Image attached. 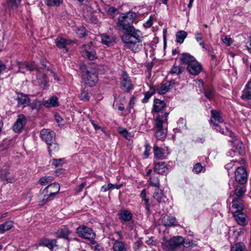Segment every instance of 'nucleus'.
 Listing matches in <instances>:
<instances>
[{
    "mask_svg": "<svg viewBox=\"0 0 251 251\" xmlns=\"http://www.w3.org/2000/svg\"><path fill=\"white\" fill-rule=\"evenodd\" d=\"M183 70L182 67L177 66L175 64L170 71V74L172 75H178L182 73Z\"/></svg>",
    "mask_w": 251,
    "mask_h": 251,
    "instance_id": "44",
    "label": "nucleus"
},
{
    "mask_svg": "<svg viewBox=\"0 0 251 251\" xmlns=\"http://www.w3.org/2000/svg\"><path fill=\"white\" fill-rule=\"evenodd\" d=\"M101 42L103 44L110 46L115 41V37L112 35L104 33L100 35Z\"/></svg>",
    "mask_w": 251,
    "mask_h": 251,
    "instance_id": "27",
    "label": "nucleus"
},
{
    "mask_svg": "<svg viewBox=\"0 0 251 251\" xmlns=\"http://www.w3.org/2000/svg\"><path fill=\"white\" fill-rule=\"evenodd\" d=\"M184 244L185 247H190L193 246L192 243L187 244V241H184V239L181 236H176L169 240H164L162 243L163 248L164 250L167 251H173L180 246Z\"/></svg>",
    "mask_w": 251,
    "mask_h": 251,
    "instance_id": "4",
    "label": "nucleus"
},
{
    "mask_svg": "<svg viewBox=\"0 0 251 251\" xmlns=\"http://www.w3.org/2000/svg\"><path fill=\"white\" fill-rule=\"evenodd\" d=\"M43 104L46 107L57 106L58 105V98L55 96H52L48 100L44 101Z\"/></svg>",
    "mask_w": 251,
    "mask_h": 251,
    "instance_id": "33",
    "label": "nucleus"
},
{
    "mask_svg": "<svg viewBox=\"0 0 251 251\" xmlns=\"http://www.w3.org/2000/svg\"><path fill=\"white\" fill-rule=\"evenodd\" d=\"M121 83L122 89L126 92H128L132 89V85L130 79L126 72H123Z\"/></svg>",
    "mask_w": 251,
    "mask_h": 251,
    "instance_id": "14",
    "label": "nucleus"
},
{
    "mask_svg": "<svg viewBox=\"0 0 251 251\" xmlns=\"http://www.w3.org/2000/svg\"><path fill=\"white\" fill-rule=\"evenodd\" d=\"M187 36V33L184 30H180L176 33V41L180 44H182Z\"/></svg>",
    "mask_w": 251,
    "mask_h": 251,
    "instance_id": "39",
    "label": "nucleus"
},
{
    "mask_svg": "<svg viewBox=\"0 0 251 251\" xmlns=\"http://www.w3.org/2000/svg\"><path fill=\"white\" fill-rule=\"evenodd\" d=\"M248 175L246 170L243 167H238L235 172V178L237 182L240 184H244L246 183Z\"/></svg>",
    "mask_w": 251,
    "mask_h": 251,
    "instance_id": "11",
    "label": "nucleus"
},
{
    "mask_svg": "<svg viewBox=\"0 0 251 251\" xmlns=\"http://www.w3.org/2000/svg\"><path fill=\"white\" fill-rule=\"evenodd\" d=\"M76 35L79 38L84 37L87 35V31L85 29V27L82 26L78 28L76 31Z\"/></svg>",
    "mask_w": 251,
    "mask_h": 251,
    "instance_id": "48",
    "label": "nucleus"
},
{
    "mask_svg": "<svg viewBox=\"0 0 251 251\" xmlns=\"http://www.w3.org/2000/svg\"><path fill=\"white\" fill-rule=\"evenodd\" d=\"M85 18L86 20L89 23L96 24L98 22L97 17H85Z\"/></svg>",
    "mask_w": 251,
    "mask_h": 251,
    "instance_id": "60",
    "label": "nucleus"
},
{
    "mask_svg": "<svg viewBox=\"0 0 251 251\" xmlns=\"http://www.w3.org/2000/svg\"><path fill=\"white\" fill-rule=\"evenodd\" d=\"M71 233V231L65 227L57 230L55 234L57 237L67 239Z\"/></svg>",
    "mask_w": 251,
    "mask_h": 251,
    "instance_id": "34",
    "label": "nucleus"
},
{
    "mask_svg": "<svg viewBox=\"0 0 251 251\" xmlns=\"http://www.w3.org/2000/svg\"><path fill=\"white\" fill-rule=\"evenodd\" d=\"M59 190L60 186L58 183H53L49 184L41 193L43 204H44L48 201L52 200L54 196L58 193Z\"/></svg>",
    "mask_w": 251,
    "mask_h": 251,
    "instance_id": "5",
    "label": "nucleus"
},
{
    "mask_svg": "<svg viewBox=\"0 0 251 251\" xmlns=\"http://www.w3.org/2000/svg\"><path fill=\"white\" fill-rule=\"evenodd\" d=\"M203 168V167L201 166L200 163H196L193 167V172L196 174L200 173Z\"/></svg>",
    "mask_w": 251,
    "mask_h": 251,
    "instance_id": "56",
    "label": "nucleus"
},
{
    "mask_svg": "<svg viewBox=\"0 0 251 251\" xmlns=\"http://www.w3.org/2000/svg\"><path fill=\"white\" fill-rule=\"evenodd\" d=\"M146 244L150 247L155 246L157 243L156 241L153 240V238L151 237L145 242Z\"/></svg>",
    "mask_w": 251,
    "mask_h": 251,
    "instance_id": "61",
    "label": "nucleus"
},
{
    "mask_svg": "<svg viewBox=\"0 0 251 251\" xmlns=\"http://www.w3.org/2000/svg\"><path fill=\"white\" fill-rule=\"evenodd\" d=\"M245 191L246 190L244 186H236L235 189V194L237 197H241L244 194Z\"/></svg>",
    "mask_w": 251,
    "mask_h": 251,
    "instance_id": "47",
    "label": "nucleus"
},
{
    "mask_svg": "<svg viewBox=\"0 0 251 251\" xmlns=\"http://www.w3.org/2000/svg\"><path fill=\"white\" fill-rule=\"evenodd\" d=\"M133 22V17H119L117 24V28L123 33L134 27L132 25Z\"/></svg>",
    "mask_w": 251,
    "mask_h": 251,
    "instance_id": "8",
    "label": "nucleus"
},
{
    "mask_svg": "<svg viewBox=\"0 0 251 251\" xmlns=\"http://www.w3.org/2000/svg\"><path fill=\"white\" fill-rule=\"evenodd\" d=\"M205 96L208 99H211L214 96V90L212 87H208L204 90Z\"/></svg>",
    "mask_w": 251,
    "mask_h": 251,
    "instance_id": "51",
    "label": "nucleus"
},
{
    "mask_svg": "<svg viewBox=\"0 0 251 251\" xmlns=\"http://www.w3.org/2000/svg\"><path fill=\"white\" fill-rule=\"evenodd\" d=\"M80 52L82 56L88 60H94L97 58L95 50L90 44L83 45Z\"/></svg>",
    "mask_w": 251,
    "mask_h": 251,
    "instance_id": "9",
    "label": "nucleus"
},
{
    "mask_svg": "<svg viewBox=\"0 0 251 251\" xmlns=\"http://www.w3.org/2000/svg\"><path fill=\"white\" fill-rule=\"evenodd\" d=\"M41 138L48 144L54 141V133L49 129H43L41 131Z\"/></svg>",
    "mask_w": 251,
    "mask_h": 251,
    "instance_id": "16",
    "label": "nucleus"
},
{
    "mask_svg": "<svg viewBox=\"0 0 251 251\" xmlns=\"http://www.w3.org/2000/svg\"><path fill=\"white\" fill-rule=\"evenodd\" d=\"M231 251H247V249L244 243L238 242L232 246Z\"/></svg>",
    "mask_w": 251,
    "mask_h": 251,
    "instance_id": "40",
    "label": "nucleus"
},
{
    "mask_svg": "<svg viewBox=\"0 0 251 251\" xmlns=\"http://www.w3.org/2000/svg\"><path fill=\"white\" fill-rule=\"evenodd\" d=\"M232 215L236 222L241 226H245L248 224V220L247 215L241 212H232Z\"/></svg>",
    "mask_w": 251,
    "mask_h": 251,
    "instance_id": "15",
    "label": "nucleus"
},
{
    "mask_svg": "<svg viewBox=\"0 0 251 251\" xmlns=\"http://www.w3.org/2000/svg\"><path fill=\"white\" fill-rule=\"evenodd\" d=\"M79 98L83 101H88L89 100V96L88 93L85 91H82L79 95Z\"/></svg>",
    "mask_w": 251,
    "mask_h": 251,
    "instance_id": "55",
    "label": "nucleus"
},
{
    "mask_svg": "<svg viewBox=\"0 0 251 251\" xmlns=\"http://www.w3.org/2000/svg\"><path fill=\"white\" fill-rule=\"evenodd\" d=\"M42 104V102L40 101L35 100L31 103L30 106L32 109H36L38 111L40 109Z\"/></svg>",
    "mask_w": 251,
    "mask_h": 251,
    "instance_id": "50",
    "label": "nucleus"
},
{
    "mask_svg": "<svg viewBox=\"0 0 251 251\" xmlns=\"http://www.w3.org/2000/svg\"><path fill=\"white\" fill-rule=\"evenodd\" d=\"M90 241V246L92 250L94 251H103V248L102 247V245L96 242L94 240V239H93L92 240Z\"/></svg>",
    "mask_w": 251,
    "mask_h": 251,
    "instance_id": "42",
    "label": "nucleus"
},
{
    "mask_svg": "<svg viewBox=\"0 0 251 251\" xmlns=\"http://www.w3.org/2000/svg\"><path fill=\"white\" fill-rule=\"evenodd\" d=\"M167 121L159 120L158 118L154 121L155 135L158 139L163 140L166 137L167 132Z\"/></svg>",
    "mask_w": 251,
    "mask_h": 251,
    "instance_id": "6",
    "label": "nucleus"
},
{
    "mask_svg": "<svg viewBox=\"0 0 251 251\" xmlns=\"http://www.w3.org/2000/svg\"><path fill=\"white\" fill-rule=\"evenodd\" d=\"M113 251H127V247L125 242L117 240L113 245Z\"/></svg>",
    "mask_w": 251,
    "mask_h": 251,
    "instance_id": "31",
    "label": "nucleus"
},
{
    "mask_svg": "<svg viewBox=\"0 0 251 251\" xmlns=\"http://www.w3.org/2000/svg\"><path fill=\"white\" fill-rule=\"evenodd\" d=\"M196 60L195 58L188 53H183L180 57V63L181 64H188Z\"/></svg>",
    "mask_w": 251,
    "mask_h": 251,
    "instance_id": "30",
    "label": "nucleus"
},
{
    "mask_svg": "<svg viewBox=\"0 0 251 251\" xmlns=\"http://www.w3.org/2000/svg\"><path fill=\"white\" fill-rule=\"evenodd\" d=\"M154 155L157 159H163L167 156L165 151L157 146H154L153 148Z\"/></svg>",
    "mask_w": 251,
    "mask_h": 251,
    "instance_id": "29",
    "label": "nucleus"
},
{
    "mask_svg": "<svg viewBox=\"0 0 251 251\" xmlns=\"http://www.w3.org/2000/svg\"><path fill=\"white\" fill-rule=\"evenodd\" d=\"M241 95V99L243 100L251 99V89L247 87L243 90Z\"/></svg>",
    "mask_w": 251,
    "mask_h": 251,
    "instance_id": "46",
    "label": "nucleus"
},
{
    "mask_svg": "<svg viewBox=\"0 0 251 251\" xmlns=\"http://www.w3.org/2000/svg\"><path fill=\"white\" fill-rule=\"evenodd\" d=\"M222 40L224 43L228 46L231 45L232 42L230 38H228L226 36H225L224 38H223Z\"/></svg>",
    "mask_w": 251,
    "mask_h": 251,
    "instance_id": "64",
    "label": "nucleus"
},
{
    "mask_svg": "<svg viewBox=\"0 0 251 251\" xmlns=\"http://www.w3.org/2000/svg\"><path fill=\"white\" fill-rule=\"evenodd\" d=\"M153 93L152 92L148 91L146 92L144 95V98L142 100L143 103H146L148 101L150 98L153 95Z\"/></svg>",
    "mask_w": 251,
    "mask_h": 251,
    "instance_id": "57",
    "label": "nucleus"
},
{
    "mask_svg": "<svg viewBox=\"0 0 251 251\" xmlns=\"http://www.w3.org/2000/svg\"><path fill=\"white\" fill-rule=\"evenodd\" d=\"M76 232L79 237L89 241L95 239L96 237V234L91 228L83 225L76 228Z\"/></svg>",
    "mask_w": 251,
    "mask_h": 251,
    "instance_id": "7",
    "label": "nucleus"
},
{
    "mask_svg": "<svg viewBox=\"0 0 251 251\" xmlns=\"http://www.w3.org/2000/svg\"><path fill=\"white\" fill-rule=\"evenodd\" d=\"M63 0H46V3L49 6H59Z\"/></svg>",
    "mask_w": 251,
    "mask_h": 251,
    "instance_id": "45",
    "label": "nucleus"
},
{
    "mask_svg": "<svg viewBox=\"0 0 251 251\" xmlns=\"http://www.w3.org/2000/svg\"><path fill=\"white\" fill-rule=\"evenodd\" d=\"M17 100L18 106L22 108L27 106L29 102V99L27 96L22 94H20L18 96Z\"/></svg>",
    "mask_w": 251,
    "mask_h": 251,
    "instance_id": "26",
    "label": "nucleus"
},
{
    "mask_svg": "<svg viewBox=\"0 0 251 251\" xmlns=\"http://www.w3.org/2000/svg\"><path fill=\"white\" fill-rule=\"evenodd\" d=\"M82 76L86 80V83L92 87L95 85L98 81V76L94 71H90L88 70L83 71Z\"/></svg>",
    "mask_w": 251,
    "mask_h": 251,
    "instance_id": "10",
    "label": "nucleus"
},
{
    "mask_svg": "<svg viewBox=\"0 0 251 251\" xmlns=\"http://www.w3.org/2000/svg\"><path fill=\"white\" fill-rule=\"evenodd\" d=\"M153 198L159 203L164 201L166 198L163 193L161 191H159V188L155 190Z\"/></svg>",
    "mask_w": 251,
    "mask_h": 251,
    "instance_id": "38",
    "label": "nucleus"
},
{
    "mask_svg": "<svg viewBox=\"0 0 251 251\" xmlns=\"http://www.w3.org/2000/svg\"><path fill=\"white\" fill-rule=\"evenodd\" d=\"M211 113V118L210 120V123L211 125L214 123H216V122L220 124H222L224 122V120L219 111L212 110Z\"/></svg>",
    "mask_w": 251,
    "mask_h": 251,
    "instance_id": "23",
    "label": "nucleus"
},
{
    "mask_svg": "<svg viewBox=\"0 0 251 251\" xmlns=\"http://www.w3.org/2000/svg\"><path fill=\"white\" fill-rule=\"evenodd\" d=\"M107 14L109 16H112V15H117L118 14L117 12V9L113 7H109L107 10Z\"/></svg>",
    "mask_w": 251,
    "mask_h": 251,
    "instance_id": "58",
    "label": "nucleus"
},
{
    "mask_svg": "<svg viewBox=\"0 0 251 251\" xmlns=\"http://www.w3.org/2000/svg\"><path fill=\"white\" fill-rule=\"evenodd\" d=\"M212 125L213 126V128H214V129H215L217 131H218L222 134H224L226 135H227V130H229L228 129L226 128V131H224V130L222 129V127L220 126H219L218 124V123H214L212 124Z\"/></svg>",
    "mask_w": 251,
    "mask_h": 251,
    "instance_id": "53",
    "label": "nucleus"
},
{
    "mask_svg": "<svg viewBox=\"0 0 251 251\" xmlns=\"http://www.w3.org/2000/svg\"><path fill=\"white\" fill-rule=\"evenodd\" d=\"M140 198L142 199V201L144 202V205L146 210L148 213L150 212V204L149 202V198L147 195V191L145 189H144L141 191L140 195Z\"/></svg>",
    "mask_w": 251,
    "mask_h": 251,
    "instance_id": "28",
    "label": "nucleus"
},
{
    "mask_svg": "<svg viewBox=\"0 0 251 251\" xmlns=\"http://www.w3.org/2000/svg\"><path fill=\"white\" fill-rule=\"evenodd\" d=\"M9 174V172L7 169L1 170L0 171V178L2 180H5L7 183L12 182L14 181V179L8 178V175Z\"/></svg>",
    "mask_w": 251,
    "mask_h": 251,
    "instance_id": "36",
    "label": "nucleus"
},
{
    "mask_svg": "<svg viewBox=\"0 0 251 251\" xmlns=\"http://www.w3.org/2000/svg\"><path fill=\"white\" fill-rule=\"evenodd\" d=\"M48 148L50 153L52 151H56L58 150L59 146L54 141L50 142L48 144Z\"/></svg>",
    "mask_w": 251,
    "mask_h": 251,
    "instance_id": "49",
    "label": "nucleus"
},
{
    "mask_svg": "<svg viewBox=\"0 0 251 251\" xmlns=\"http://www.w3.org/2000/svg\"><path fill=\"white\" fill-rule=\"evenodd\" d=\"M121 39L124 43L125 48L135 52L139 51L142 48V33L140 30L134 27L123 32Z\"/></svg>",
    "mask_w": 251,
    "mask_h": 251,
    "instance_id": "1",
    "label": "nucleus"
},
{
    "mask_svg": "<svg viewBox=\"0 0 251 251\" xmlns=\"http://www.w3.org/2000/svg\"><path fill=\"white\" fill-rule=\"evenodd\" d=\"M232 207L235 209L234 212H241L243 210V206L241 202V200L239 199H235L233 200Z\"/></svg>",
    "mask_w": 251,
    "mask_h": 251,
    "instance_id": "35",
    "label": "nucleus"
},
{
    "mask_svg": "<svg viewBox=\"0 0 251 251\" xmlns=\"http://www.w3.org/2000/svg\"><path fill=\"white\" fill-rule=\"evenodd\" d=\"M21 0H7V4L12 8L17 7L21 3Z\"/></svg>",
    "mask_w": 251,
    "mask_h": 251,
    "instance_id": "52",
    "label": "nucleus"
},
{
    "mask_svg": "<svg viewBox=\"0 0 251 251\" xmlns=\"http://www.w3.org/2000/svg\"><path fill=\"white\" fill-rule=\"evenodd\" d=\"M52 165L55 168L62 166L63 163V160L61 158L60 159H53L51 161Z\"/></svg>",
    "mask_w": 251,
    "mask_h": 251,
    "instance_id": "54",
    "label": "nucleus"
},
{
    "mask_svg": "<svg viewBox=\"0 0 251 251\" xmlns=\"http://www.w3.org/2000/svg\"><path fill=\"white\" fill-rule=\"evenodd\" d=\"M119 133L122 134L125 138L129 139L130 136L129 133L126 129H122L119 131Z\"/></svg>",
    "mask_w": 251,
    "mask_h": 251,
    "instance_id": "59",
    "label": "nucleus"
},
{
    "mask_svg": "<svg viewBox=\"0 0 251 251\" xmlns=\"http://www.w3.org/2000/svg\"><path fill=\"white\" fill-rule=\"evenodd\" d=\"M187 70L192 75H198L202 71V65L196 59L187 65Z\"/></svg>",
    "mask_w": 251,
    "mask_h": 251,
    "instance_id": "13",
    "label": "nucleus"
},
{
    "mask_svg": "<svg viewBox=\"0 0 251 251\" xmlns=\"http://www.w3.org/2000/svg\"><path fill=\"white\" fill-rule=\"evenodd\" d=\"M74 41L70 39H66L61 37H58L55 40V43L57 48L59 49H65L66 52L68 51V49L66 46L70 45Z\"/></svg>",
    "mask_w": 251,
    "mask_h": 251,
    "instance_id": "17",
    "label": "nucleus"
},
{
    "mask_svg": "<svg viewBox=\"0 0 251 251\" xmlns=\"http://www.w3.org/2000/svg\"><path fill=\"white\" fill-rule=\"evenodd\" d=\"M170 166L167 165L164 162H160L156 163L154 166V171L158 174H163L169 172Z\"/></svg>",
    "mask_w": 251,
    "mask_h": 251,
    "instance_id": "19",
    "label": "nucleus"
},
{
    "mask_svg": "<svg viewBox=\"0 0 251 251\" xmlns=\"http://www.w3.org/2000/svg\"><path fill=\"white\" fill-rule=\"evenodd\" d=\"M46 69L45 68H42L36 71V77L38 83L44 87L48 86V79L47 75L45 74Z\"/></svg>",
    "mask_w": 251,
    "mask_h": 251,
    "instance_id": "12",
    "label": "nucleus"
},
{
    "mask_svg": "<svg viewBox=\"0 0 251 251\" xmlns=\"http://www.w3.org/2000/svg\"><path fill=\"white\" fill-rule=\"evenodd\" d=\"M175 84L174 80L171 81H164L161 84L160 87L158 90V93L159 94L162 95L165 94L168 90L173 87Z\"/></svg>",
    "mask_w": 251,
    "mask_h": 251,
    "instance_id": "21",
    "label": "nucleus"
},
{
    "mask_svg": "<svg viewBox=\"0 0 251 251\" xmlns=\"http://www.w3.org/2000/svg\"><path fill=\"white\" fill-rule=\"evenodd\" d=\"M166 104L163 100L159 99H155L154 100L152 113L153 114L154 121L159 120L163 121H167V118L169 113L165 111Z\"/></svg>",
    "mask_w": 251,
    "mask_h": 251,
    "instance_id": "2",
    "label": "nucleus"
},
{
    "mask_svg": "<svg viewBox=\"0 0 251 251\" xmlns=\"http://www.w3.org/2000/svg\"><path fill=\"white\" fill-rule=\"evenodd\" d=\"M53 179L54 178L52 176H44L40 178L39 183L42 185H48L50 184V183H51Z\"/></svg>",
    "mask_w": 251,
    "mask_h": 251,
    "instance_id": "43",
    "label": "nucleus"
},
{
    "mask_svg": "<svg viewBox=\"0 0 251 251\" xmlns=\"http://www.w3.org/2000/svg\"><path fill=\"white\" fill-rule=\"evenodd\" d=\"M176 219L172 215H166L162 219V224L164 226H171L175 225Z\"/></svg>",
    "mask_w": 251,
    "mask_h": 251,
    "instance_id": "24",
    "label": "nucleus"
},
{
    "mask_svg": "<svg viewBox=\"0 0 251 251\" xmlns=\"http://www.w3.org/2000/svg\"><path fill=\"white\" fill-rule=\"evenodd\" d=\"M227 135H228L230 137L229 141L231 143V146L233 148L228 152L227 155L231 157L239 156V157L238 160H241L242 158L240 155L243 147L242 143L232 131L227 130Z\"/></svg>",
    "mask_w": 251,
    "mask_h": 251,
    "instance_id": "3",
    "label": "nucleus"
},
{
    "mask_svg": "<svg viewBox=\"0 0 251 251\" xmlns=\"http://www.w3.org/2000/svg\"><path fill=\"white\" fill-rule=\"evenodd\" d=\"M142 246V244L140 241L135 242L133 246V248L135 251H140V248Z\"/></svg>",
    "mask_w": 251,
    "mask_h": 251,
    "instance_id": "63",
    "label": "nucleus"
},
{
    "mask_svg": "<svg viewBox=\"0 0 251 251\" xmlns=\"http://www.w3.org/2000/svg\"><path fill=\"white\" fill-rule=\"evenodd\" d=\"M149 183V185L153 187H155L157 188L160 187V181L158 178V175L155 173L151 174L149 179L148 180Z\"/></svg>",
    "mask_w": 251,
    "mask_h": 251,
    "instance_id": "32",
    "label": "nucleus"
},
{
    "mask_svg": "<svg viewBox=\"0 0 251 251\" xmlns=\"http://www.w3.org/2000/svg\"><path fill=\"white\" fill-rule=\"evenodd\" d=\"M13 226L12 221H7L3 224L0 225V233H3L6 230L11 229Z\"/></svg>",
    "mask_w": 251,
    "mask_h": 251,
    "instance_id": "41",
    "label": "nucleus"
},
{
    "mask_svg": "<svg viewBox=\"0 0 251 251\" xmlns=\"http://www.w3.org/2000/svg\"><path fill=\"white\" fill-rule=\"evenodd\" d=\"M25 121L26 119L24 115L22 114L19 115L16 122L13 126V130L16 132L21 131L25 124Z\"/></svg>",
    "mask_w": 251,
    "mask_h": 251,
    "instance_id": "20",
    "label": "nucleus"
},
{
    "mask_svg": "<svg viewBox=\"0 0 251 251\" xmlns=\"http://www.w3.org/2000/svg\"><path fill=\"white\" fill-rule=\"evenodd\" d=\"M118 216L121 222L130 221L132 218L131 213L127 210H122L118 213Z\"/></svg>",
    "mask_w": 251,
    "mask_h": 251,
    "instance_id": "22",
    "label": "nucleus"
},
{
    "mask_svg": "<svg viewBox=\"0 0 251 251\" xmlns=\"http://www.w3.org/2000/svg\"><path fill=\"white\" fill-rule=\"evenodd\" d=\"M18 67L19 72L23 73H25V72L24 70L25 69L29 72H32L37 69L36 65L34 62L20 63L18 64Z\"/></svg>",
    "mask_w": 251,
    "mask_h": 251,
    "instance_id": "18",
    "label": "nucleus"
},
{
    "mask_svg": "<svg viewBox=\"0 0 251 251\" xmlns=\"http://www.w3.org/2000/svg\"><path fill=\"white\" fill-rule=\"evenodd\" d=\"M39 245L48 247L50 250H52L56 245V240L54 239L45 238L42 240Z\"/></svg>",
    "mask_w": 251,
    "mask_h": 251,
    "instance_id": "25",
    "label": "nucleus"
},
{
    "mask_svg": "<svg viewBox=\"0 0 251 251\" xmlns=\"http://www.w3.org/2000/svg\"><path fill=\"white\" fill-rule=\"evenodd\" d=\"M86 186V183L83 182L80 185H79L76 188H75V192L77 193H79L81 192L84 187Z\"/></svg>",
    "mask_w": 251,
    "mask_h": 251,
    "instance_id": "62",
    "label": "nucleus"
},
{
    "mask_svg": "<svg viewBox=\"0 0 251 251\" xmlns=\"http://www.w3.org/2000/svg\"><path fill=\"white\" fill-rule=\"evenodd\" d=\"M245 163V160L243 159H241V160H232L230 162L226 164L225 165V168L227 170L228 172L230 170H231L234 166H236L237 164H244Z\"/></svg>",
    "mask_w": 251,
    "mask_h": 251,
    "instance_id": "37",
    "label": "nucleus"
}]
</instances>
